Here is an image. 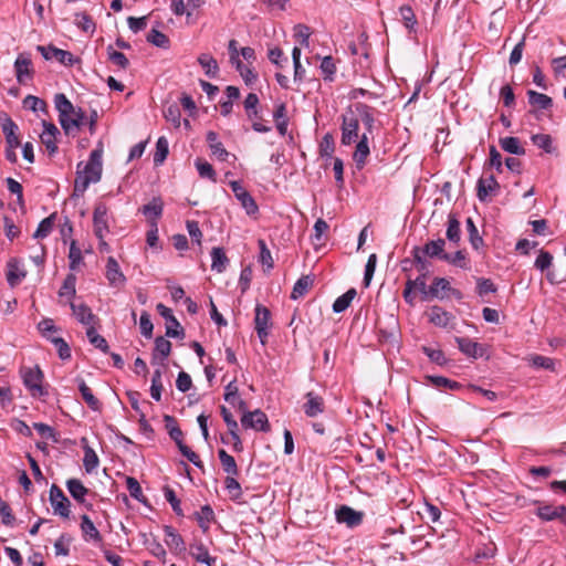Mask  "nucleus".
<instances>
[{"mask_svg": "<svg viewBox=\"0 0 566 566\" xmlns=\"http://www.w3.org/2000/svg\"><path fill=\"white\" fill-rule=\"evenodd\" d=\"M81 531L86 541L102 542V535L87 515L81 516Z\"/></svg>", "mask_w": 566, "mask_h": 566, "instance_id": "nucleus-29", "label": "nucleus"}, {"mask_svg": "<svg viewBox=\"0 0 566 566\" xmlns=\"http://www.w3.org/2000/svg\"><path fill=\"white\" fill-rule=\"evenodd\" d=\"M108 208L105 203L99 202L95 206L93 211V228L94 234L98 240L105 238L109 232L108 220H107Z\"/></svg>", "mask_w": 566, "mask_h": 566, "instance_id": "nucleus-7", "label": "nucleus"}, {"mask_svg": "<svg viewBox=\"0 0 566 566\" xmlns=\"http://www.w3.org/2000/svg\"><path fill=\"white\" fill-rule=\"evenodd\" d=\"M189 554L201 564L214 566L217 558L209 555L208 548L201 542H195L189 546Z\"/></svg>", "mask_w": 566, "mask_h": 566, "instance_id": "nucleus-25", "label": "nucleus"}, {"mask_svg": "<svg viewBox=\"0 0 566 566\" xmlns=\"http://www.w3.org/2000/svg\"><path fill=\"white\" fill-rule=\"evenodd\" d=\"M38 51L41 52L42 56L45 60L55 59L63 65L71 66L76 62L74 55L71 52L57 49L53 45H48V46L39 45Z\"/></svg>", "mask_w": 566, "mask_h": 566, "instance_id": "nucleus-12", "label": "nucleus"}, {"mask_svg": "<svg viewBox=\"0 0 566 566\" xmlns=\"http://www.w3.org/2000/svg\"><path fill=\"white\" fill-rule=\"evenodd\" d=\"M336 520L338 523H344L349 527L358 526L363 522L364 514L355 511L354 509L342 505L336 510Z\"/></svg>", "mask_w": 566, "mask_h": 566, "instance_id": "nucleus-16", "label": "nucleus"}, {"mask_svg": "<svg viewBox=\"0 0 566 566\" xmlns=\"http://www.w3.org/2000/svg\"><path fill=\"white\" fill-rule=\"evenodd\" d=\"M164 421L166 423V428L168 430L170 438L176 442V444L178 446L179 443L184 442L182 431L178 427L176 419L172 416L166 415L164 417Z\"/></svg>", "mask_w": 566, "mask_h": 566, "instance_id": "nucleus-46", "label": "nucleus"}, {"mask_svg": "<svg viewBox=\"0 0 566 566\" xmlns=\"http://www.w3.org/2000/svg\"><path fill=\"white\" fill-rule=\"evenodd\" d=\"M207 142L209 143V147L214 156L218 157L219 160L226 161L229 157V153L223 147L222 143L218 140V135L213 130H209L207 133Z\"/></svg>", "mask_w": 566, "mask_h": 566, "instance_id": "nucleus-32", "label": "nucleus"}, {"mask_svg": "<svg viewBox=\"0 0 566 566\" xmlns=\"http://www.w3.org/2000/svg\"><path fill=\"white\" fill-rule=\"evenodd\" d=\"M211 270L217 273H222L229 262L223 249L219 247L213 248L211 251Z\"/></svg>", "mask_w": 566, "mask_h": 566, "instance_id": "nucleus-38", "label": "nucleus"}, {"mask_svg": "<svg viewBox=\"0 0 566 566\" xmlns=\"http://www.w3.org/2000/svg\"><path fill=\"white\" fill-rule=\"evenodd\" d=\"M168 153H169L168 140L166 139V137L161 136L157 139V143H156V150L154 154V164L156 166L161 165L166 160Z\"/></svg>", "mask_w": 566, "mask_h": 566, "instance_id": "nucleus-45", "label": "nucleus"}, {"mask_svg": "<svg viewBox=\"0 0 566 566\" xmlns=\"http://www.w3.org/2000/svg\"><path fill=\"white\" fill-rule=\"evenodd\" d=\"M335 150L334 138L331 134H326L319 145V153L322 157L332 158Z\"/></svg>", "mask_w": 566, "mask_h": 566, "instance_id": "nucleus-64", "label": "nucleus"}, {"mask_svg": "<svg viewBox=\"0 0 566 566\" xmlns=\"http://www.w3.org/2000/svg\"><path fill=\"white\" fill-rule=\"evenodd\" d=\"M75 283H76V277L75 275L73 274H69L64 282H63V285L61 286L60 291H59V295L61 297H67V298H71L75 295Z\"/></svg>", "mask_w": 566, "mask_h": 566, "instance_id": "nucleus-53", "label": "nucleus"}, {"mask_svg": "<svg viewBox=\"0 0 566 566\" xmlns=\"http://www.w3.org/2000/svg\"><path fill=\"white\" fill-rule=\"evenodd\" d=\"M312 32L310 27L305 24H296L294 27V38L300 42L301 45L308 48L310 45V36Z\"/></svg>", "mask_w": 566, "mask_h": 566, "instance_id": "nucleus-57", "label": "nucleus"}, {"mask_svg": "<svg viewBox=\"0 0 566 566\" xmlns=\"http://www.w3.org/2000/svg\"><path fill=\"white\" fill-rule=\"evenodd\" d=\"M319 67L322 73L324 74V78L332 81L334 74L336 73V64L334 62V59L331 55L323 57Z\"/></svg>", "mask_w": 566, "mask_h": 566, "instance_id": "nucleus-63", "label": "nucleus"}, {"mask_svg": "<svg viewBox=\"0 0 566 566\" xmlns=\"http://www.w3.org/2000/svg\"><path fill=\"white\" fill-rule=\"evenodd\" d=\"M447 239L452 243H459L461 239V229H460V222L458 219L450 214L448 219V228H447Z\"/></svg>", "mask_w": 566, "mask_h": 566, "instance_id": "nucleus-47", "label": "nucleus"}, {"mask_svg": "<svg viewBox=\"0 0 566 566\" xmlns=\"http://www.w3.org/2000/svg\"><path fill=\"white\" fill-rule=\"evenodd\" d=\"M527 97L530 105L536 109H548L553 106V99L546 94L528 90Z\"/></svg>", "mask_w": 566, "mask_h": 566, "instance_id": "nucleus-33", "label": "nucleus"}, {"mask_svg": "<svg viewBox=\"0 0 566 566\" xmlns=\"http://www.w3.org/2000/svg\"><path fill=\"white\" fill-rule=\"evenodd\" d=\"M76 381L78 384V390L86 405L94 411L101 410V401L93 395L91 388L85 384V381L81 378H77Z\"/></svg>", "mask_w": 566, "mask_h": 566, "instance_id": "nucleus-31", "label": "nucleus"}, {"mask_svg": "<svg viewBox=\"0 0 566 566\" xmlns=\"http://www.w3.org/2000/svg\"><path fill=\"white\" fill-rule=\"evenodd\" d=\"M399 13L405 27L409 30V32H415L418 22L412 8L408 4L401 6L399 8Z\"/></svg>", "mask_w": 566, "mask_h": 566, "instance_id": "nucleus-44", "label": "nucleus"}, {"mask_svg": "<svg viewBox=\"0 0 566 566\" xmlns=\"http://www.w3.org/2000/svg\"><path fill=\"white\" fill-rule=\"evenodd\" d=\"M164 532L166 536L165 542L170 549H174L178 553L186 551L185 542L181 535H179L174 527L167 525L164 527Z\"/></svg>", "mask_w": 566, "mask_h": 566, "instance_id": "nucleus-28", "label": "nucleus"}, {"mask_svg": "<svg viewBox=\"0 0 566 566\" xmlns=\"http://www.w3.org/2000/svg\"><path fill=\"white\" fill-rule=\"evenodd\" d=\"M356 143H357V145H356V149L353 155V159L356 164V167L358 169H361L366 165V160L370 154L367 134L364 133L360 136V138H358V140Z\"/></svg>", "mask_w": 566, "mask_h": 566, "instance_id": "nucleus-24", "label": "nucleus"}, {"mask_svg": "<svg viewBox=\"0 0 566 566\" xmlns=\"http://www.w3.org/2000/svg\"><path fill=\"white\" fill-rule=\"evenodd\" d=\"M17 80L20 84H25L27 80L32 77V62L28 54L21 53L14 62Z\"/></svg>", "mask_w": 566, "mask_h": 566, "instance_id": "nucleus-15", "label": "nucleus"}, {"mask_svg": "<svg viewBox=\"0 0 566 566\" xmlns=\"http://www.w3.org/2000/svg\"><path fill=\"white\" fill-rule=\"evenodd\" d=\"M106 277L111 285L120 286L125 283L126 277L119 269L118 262L109 256L106 263Z\"/></svg>", "mask_w": 566, "mask_h": 566, "instance_id": "nucleus-26", "label": "nucleus"}, {"mask_svg": "<svg viewBox=\"0 0 566 566\" xmlns=\"http://www.w3.org/2000/svg\"><path fill=\"white\" fill-rule=\"evenodd\" d=\"M218 457L221 462L223 471L228 475H238L239 469L237 462L232 455H230L224 449L218 451Z\"/></svg>", "mask_w": 566, "mask_h": 566, "instance_id": "nucleus-39", "label": "nucleus"}, {"mask_svg": "<svg viewBox=\"0 0 566 566\" xmlns=\"http://www.w3.org/2000/svg\"><path fill=\"white\" fill-rule=\"evenodd\" d=\"M160 316H163L168 323H172L176 325V329H172V326H166V336L172 338H182L185 336L184 328L180 326V323L174 316L172 311L165 306L163 303H158L156 306Z\"/></svg>", "mask_w": 566, "mask_h": 566, "instance_id": "nucleus-13", "label": "nucleus"}, {"mask_svg": "<svg viewBox=\"0 0 566 566\" xmlns=\"http://www.w3.org/2000/svg\"><path fill=\"white\" fill-rule=\"evenodd\" d=\"M467 229L469 233V240L474 249L483 243V239L480 237L476 226L471 218L467 219Z\"/></svg>", "mask_w": 566, "mask_h": 566, "instance_id": "nucleus-62", "label": "nucleus"}, {"mask_svg": "<svg viewBox=\"0 0 566 566\" xmlns=\"http://www.w3.org/2000/svg\"><path fill=\"white\" fill-rule=\"evenodd\" d=\"M38 329L40 331L42 336L45 337L50 342L52 338L56 337L53 334L57 331V327L54 325V322L51 318H43L38 324Z\"/></svg>", "mask_w": 566, "mask_h": 566, "instance_id": "nucleus-56", "label": "nucleus"}, {"mask_svg": "<svg viewBox=\"0 0 566 566\" xmlns=\"http://www.w3.org/2000/svg\"><path fill=\"white\" fill-rule=\"evenodd\" d=\"M23 384L30 390L33 397H42L46 391L42 387L43 373L36 367H27L21 370Z\"/></svg>", "mask_w": 566, "mask_h": 566, "instance_id": "nucleus-4", "label": "nucleus"}, {"mask_svg": "<svg viewBox=\"0 0 566 566\" xmlns=\"http://www.w3.org/2000/svg\"><path fill=\"white\" fill-rule=\"evenodd\" d=\"M230 187L234 192L235 198L240 201L249 216L255 214L259 210L255 200L252 196L241 186L239 181H231Z\"/></svg>", "mask_w": 566, "mask_h": 566, "instance_id": "nucleus-11", "label": "nucleus"}, {"mask_svg": "<svg viewBox=\"0 0 566 566\" xmlns=\"http://www.w3.org/2000/svg\"><path fill=\"white\" fill-rule=\"evenodd\" d=\"M306 402L303 406V410L307 417H316L324 412L325 402L324 399L313 391L305 395Z\"/></svg>", "mask_w": 566, "mask_h": 566, "instance_id": "nucleus-20", "label": "nucleus"}, {"mask_svg": "<svg viewBox=\"0 0 566 566\" xmlns=\"http://www.w3.org/2000/svg\"><path fill=\"white\" fill-rule=\"evenodd\" d=\"M195 165H196L198 174L201 178H207L212 181H216V171H214L213 167L208 161H205L202 159H197Z\"/></svg>", "mask_w": 566, "mask_h": 566, "instance_id": "nucleus-58", "label": "nucleus"}, {"mask_svg": "<svg viewBox=\"0 0 566 566\" xmlns=\"http://www.w3.org/2000/svg\"><path fill=\"white\" fill-rule=\"evenodd\" d=\"M451 291L450 283L447 279L436 277L432 284L428 289V295L430 298H444L446 293Z\"/></svg>", "mask_w": 566, "mask_h": 566, "instance_id": "nucleus-30", "label": "nucleus"}, {"mask_svg": "<svg viewBox=\"0 0 566 566\" xmlns=\"http://www.w3.org/2000/svg\"><path fill=\"white\" fill-rule=\"evenodd\" d=\"M7 268L8 284L11 287L19 285L27 275V271L23 269L21 262L17 259H11L7 264Z\"/></svg>", "mask_w": 566, "mask_h": 566, "instance_id": "nucleus-23", "label": "nucleus"}, {"mask_svg": "<svg viewBox=\"0 0 566 566\" xmlns=\"http://www.w3.org/2000/svg\"><path fill=\"white\" fill-rule=\"evenodd\" d=\"M459 349L470 358H479L484 354L483 346L469 337H455Z\"/></svg>", "mask_w": 566, "mask_h": 566, "instance_id": "nucleus-18", "label": "nucleus"}, {"mask_svg": "<svg viewBox=\"0 0 566 566\" xmlns=\"http://www.w3.org/2000/svg\"><path fill=\"white\" fill-rule=\"evenodd\" d=\"M164 210V202L161 198L155 197L153 200L143 206L142 212L145 217L153 219V221H156V219L160 218Z\"/></svg>", "mask_w": 566, "mask_h": 566, "instance_id": "nucleus-35", "label": "nucleus"}, {"mask_svg": "<svg viewBox=\"0 0 566 566\" xmlns=\"http://www.w3.org/2000/svg\"><path fill=\"white\" fill-rule=\"evenodd\" d=\"M42 125L44 129L40 135L41 143L50 155H54L57 151L56 136L60 135V130L53 123L43 120Z\"/></svg>", "mask_w": 566, "mask_h": 566, "instance_id": "nucleus-14", "label": "nucleus"}, {"mask_svg": "<svg viewBox=\"0 0 566 566\" xmlns=\"http://www.w3.org/2000/svg\"><path fill=\"white\" fill-rule=\"evenodd\" d=\"M2 132L6 136V142L8 146L11 147H20L21 143L19 136L17 135L18 126L17 124L7 115L3 114L0 116Z\"/></svg>", "mask_w": 566, "mask_h": 566, "instance_id": "nucleus-19", "label": "nucleus"}, {"mask_svg": "<svg viewBox=\"0 0 566 566\" xmlns=\"http://www.w3.org/2000/svg\"><path fill=\"white\" fill-rule=\"evenodd\" d=\"M75 24L83 30L84 32H91L93 33L95 31V23L92 20V18L85 13H76L75 14Z\"/></svg>", "mask_w": 566, "mask_h": 566, "instance_id": "nucleus-55", "label": "nucleus"}, {"mask_svg": "<svg viewBox=\"0 0 566 566\" xmlns=\"http://www.w3.org/2000/svg\"><path fill=\"white\" fill-rule=\"evenodd\" d=\"M84 468L87 473H92L98 467V457L95 451L88 447H84V459H83Z\"/></svg>", "mask_w": 566, "mask_h": 566, "instance_id": "nucleus-50", "label": "nucleus"}, {"mask_svg": "<svg viewBox=\"0 0 566 566\" xmlns=\"http://www.w3.org/2000/svg\"><path fill=\"white\" fill-rule=\"evenodd\" d=\"M171 352V343L159 336L155 339V348L153 352L151 364H159L160 366H165L164 360L170 355Z\"/></svg>", "mask_w": 566, "mask_h": 566, "instance_id": "nucleus-21", "label": "nucleus"}, {"mask_svg": "<svg viewBox=\"0 0 566 566\" xmlns=\"http://www.w3.org/2000/svg\"><path fill=\"white\" fill-rule=\"evenodd\" d=\"M446 241L443 239L431 240L424 244V247L420 250L419 248L413 249V258L418 264H421V268H424L423 258L420 255L422 252L426 256L429 258H438L442 260V255H446L444 252Z\"/></svg>", "mask_w": 566, "mask_h": 566, "instance_id": "nucleus-5", "label": "nucleus"}, {"mask_svg": "<svg viewBox=\"0 0 566 566\" xmlns=\"http://www.w3.org/2000/svg\"><path fill=\"white\" fill-rule=\"evenodd\" d=\"M536 515L543 521L559 520L566 524V506L565 505H542L536 510Z\"/></svg>", "mask_w": 566, "mask_h": 566, "instance_id": "nucleus-17", "label": "nucleus"}, {"mask_svg": "<svg viewBox=\"0 0 566 566\" xmlns=\"http://www.w3.org/2000/svg\"><path fill=\"white\" fill-rule=\"evenodd\" d=\"M102 156L103 149L96 148L91 151L86 163L81 161L77 164L73 196H83L91 184H96L101 180L103 170Z\"/></svg>", "mask_w": 566, "mask_h": 566, "instance_id": "nucleus-1", "label": "nucleus"}, {"mask_svg": "<svg viewBox=\"0 0 566 566\" xmlns=\"http://www.w3.org/2000/svg\"><path fill=\"white\" fill-rule=\"evenodd\" d=\"M353 108L358 117L359 123H363L365 133L367 135L371 134L375 125V117L371 107L366 104L358 103Z\"/></svg>", "mask_w": 566, "mask_h": 566, "instance_id": "nucleus-22", "label": "nucleus"}, {"mask_svg": "<svg viewBox=\"0 0 566 566\" xmlns=\"http://www.w3.org/2000/svg\"><path fill=\"white\" fill-rule=\"evenodd\" d=\"M259 248H260V256L259 261L262 263L263 266L266 268V270L273 269L274 262L272 259L271 251L268 249L266 243L263 239H260L258 241Z\"/></svg>", "mask_w": 566, "mask_h": 566, "instance_id": "nucleus-52", "label": "nucleus"}, {"mask_svg": "<svg viewBox=\"0 0 566 566\" xmlns=\"http://www.w3.org/2000/svg\"><path fill=\"white\" fill-rule=\"evenodd\" d=\"M314 280L310 275L301 276L294 284L291 298L297 300L303 297L312 287Z\"/></svg>", "mask_w": 566, "mask_h": 566, "instance_id": "nucleus-37", "label": "nucleus"}, {"mask_svg": "<svg viewBox=\"0 0 566 566\" xmlns=\"http://www.w3.org/2000/svg\"><path fill=\"white\" fill-rule=\"evenodd\" d=\"M55 213L49 216L48 218H44L38 226L35 232L33 233V238L35 239H43L46 238L54 224Z\"/></svg>", "mask_w": 566, "mask_h": 566, "instance_id": "nucleus-49", "label": "nucleus"}, {"mask_svg": "<svg viewBox=\"0 0 566 566\" xmlns=\"http://www.w3.org/2000/svg\"><path fill=\"white\" fill-rule=\"evenodd\" d=\"M235 476L228 475L224 480V488L232 500H239L242 496V489Z\"/></svg>", "mask_w": 566, "mask_h": 566, "instance_id": "nucleus-51", "label": "nucleus"}, {"mask_svg": "<svg viewBox=\"0 0 566 566\" xmlns=\"http://www.w3.org/2000/svg\"><path fill=\"white\" fill-rule=\"evenodd\" d=\"M147 41L161 49H168L170 44L169 38L157 29H151L149 31L147 34Z\"/></svg>", "mask_w": 566, "mask_h": 566, "instance_id": "nucleus-48", "label": "nucleus"}, {"mask_svg": "<svg viewBox=\"0 0 566 566\" xmlns=\"http://www.w3.org/2000/svg\"><path fill=\"white\" fill-rule=\"evenodd\" d=\"M359 120L353 107H348L342 115V137L340 143L344 146H349L360 138L359 132Z\"/></svg>", "mask_w": 566, "mask_h": 566, "instance_id": "nucleus-3", "label": "nucleus"}, {"mask_svg": "<svg viewBox=\"0 0 566 566\" xmlns=\"http://www.w3.org/2000/svg\"><path fill=\"white\" fill-rule=\"evenodd\" d=\"M268 57L271 61V63H273L277 67H283L289 63L287 56H285L283 51L277 46L269 49Z\"/></svg>", "mask_w": 566, "mask_h": 566, "instance_id": "nucleus-60", "label": "nucleus"}, {"mask_svg": "<svg viewBox=\"0 0 566 566\" xmlns=\"http://www.w3.org/2000/svg\"><path fill=\"white\" fill-rule=\"evenodd\" d=\"M197 522L200 528L206 533L208 532L211 522L214 520V513L210 505H203L199 512L196 513Z\"/></svg>", "mask_w": 566, "mask_h": 566, "instance_id": "nucleus-42", "label": "nucleus"}, {"mask_svg": "<svg viewBox=\"0 0 566 566\" xmlns=\"http://www.w3.org/2000/svg\"><path fill=\"white\" fill-rule=\"evenodd\" d=\"M66 488L75 501H77L80 503H83L85 501V496L88 493V489L85 488L84 484L80 480H77V479L67 480Z\"/></svg>", "mask_w": 566, "mask_h": 566, "instance_id": "nucleus-36", "label": "nucleus"}, {"mask_svg": "<svg viewBox=\"0 0 566 566\" xmlns=\"http://www.w3.org/2000/svg\"><path fill=\"white\" fill-rule=\"evenodd\" d=\"M270 319H271L270 311L265 306L258 304L255 307L254 323H255V331H256L258 336L263 345L266 343V339L269 336V328L271 326Z\"/></svg>", "mask_w": 566, "mask_h": 566, "instance_id": "nucleus-9", "label": "nucleus"}, {"mask_svg": "<svg viewBox=\"0 0 566 566\" xmlns=\"http://www.w3.org/2000/svg\"><path fill=\"white\" fill-rule=\"evenodd\" d=\"M356 294V290L352 287L343 295L338 296L333 303V311L335 313H342L346 311L349 307L353 300L355 298Z\"/></svg>", "mask_w": 566, "mask_h": 566, "instance_id": "nucleus-40", "label": "nucleus"}, {"mask_svg": "<svg viewBox=\"0 0 566 566\" xmlns=\"http://www.w3.org/2000/svg\"><path fill=\"white\" fill-rule=\"evenodd\" d=\"M429 322L439 327L448 326L451 314L440 306H432L428 312Z\"/></svg>", "mask_w": 566, "mask_h": 566, "instance_id": "nucleus-34", "label": "nucleus"}, {"mask_svg": "<svg viewBox=\"0 0 566 566\" xmlns=\"http://www.w3.org/2000/svg\"><path fill=\"white\" fill-rule=\"evenodd\" d=\"M428 378L431 381V384L438 388L446 387L450 390H458L461 388V385L459 382L446 378L443 376H429Z\"/></svg>", "mask_w": 566, "mask_h": 566, "instance_id": "nucleus-61", "label": "nucleus"}, {"mask_svg": "<svg viewBox=\"0 0 566 566\" xmlns=\"http://www.w3.org/2000/svg\"><path fill=\"white\" fill-rule=\"evenodd\" d=\"M500 189V184L493 175L481 177L476 185V196L480 201L486 202L495 196Z\"/></svg>", "mask_w": 566, "mask_h": 566, "instance_id": "nucleus-10", "label": "nucleus"}, {"mask_svg": "<svg viewBox=\"0 0 566 566\" xmlns=\"http://www.w3.org/2000/svg\"><path fill=\"white\" fill-rule=\"evenodd\" d=\"M107 55L108 60L118 65L120 69L126 70L128 67L129 61L126 55L122 52L115 51L112 45L107 46Z\"/></svg>", "mask_w": 566, "mask_h": 566, "instance_id": "nucleus-59", "label": "nucleus"}, {"mask_svg": "<svg viewBox=\"0 0 566 566\" xmlns=\"http://www.w3.org/2000/svg\"><path fill=\"white\" fill-rule=\"evenodd\" d=\"M70 306L72 308L73 315L81 324L91 325L96 323L97 317L92 313L91 308L86 304H76L71 302Z\"/></svg>", "mask_w": 566, "mask_h": 566, "instance_id": "nucleus-27", "label": "nucleus"}, {"mask_svg": "<svg viewBox=\"0 0 566 566\" xmlns=\"http://www.w3.org/2000/svg\"><path fill=\"white\" fill-rule=\"evenodd\" d=\"M501 148L512 155H524L525 149L521 146L517 137H504L500 139Z\"/></svg>", "mask_w": 566, "mask_h": 566, "instance_id": "nucleus-41", "label": "nucleus"}, {"mask_svg": "<svg viewBox=\"0 0 566 566\" xmlns=\"http://www.w3.org/2000/svg\"><path fill=\"white\" fill-rule=\"evenodd\" d=\"M50 502L54 514L64 518L70 516L71 502L56 484H52L50 488Z\"/></svg>", "mask_w": 566, "mask_h": 566, "instance_id": "nucleus-6", "label": "nucleus"}, {"mask_svg": "<svg viewBox=\"0 0 566 566\" xmlns=\"http://www.w3.org/2000/svg\"><path fill=\"white\" fill-rule=\"evenodd\" d=\"M527 360L535 368L554 370V367H555L554 359H552L549 357L542 356V355H532L530 358H527Z\"/></svg>", "mask_w": 566, "mask_h": 566, "instance_id": "nucleus-54", "label": "nucleus"}, {"mask_svg": "<svg viewBox=\"0 0 566 566\" xmlns=\"http://www.w3.org/2000/svg\"><path fill=\"white\" fill-rule=\"evenodd\" d=\"M54 106L59 112V122L66 135L77 132L83 125L85 113L82 108H75L63 93L55 94Z\"/></svg>", "mask_w": 566, "mask_h": 566, "instance_id": "nucleus-2", "label": "nucleus"}, {"mask_svg": "<svg viewBox=\"0 0 566 566\" xmlns=\"http://www.w3.org/2000/svg\"><path fill=\"white\" fill-rule=\"evenodd\" d=\"M241 424L245 429H255L263 432H268L270 430L268 417L260 409L252 412H245L241 418Z\"/></svg>", "mask_w": 566, "mask_h": 566, "instance_id": "nucleus-8", "label": "nucleus"}, {"mask_svg": "<svg viewBox=\"0 0 566 566\" xmlns=\"http://www.w3.org/2000/svg\"><path fill=\"white\" fill-rule=\"evenodd\" d=\"M198 63L205 69L206 75L216 77L219 72L217 60L210 54H201L198 57Z\"/></svg>", "mask_w": 566, "mask_h": 566, "instance_id": "nucleus-43", "label": "nucleus"}]
</instances>
